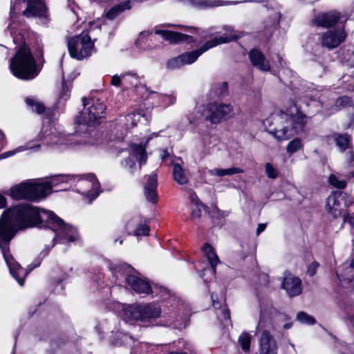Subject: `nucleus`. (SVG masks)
<instances>
[{
	"label": "nucleus",
	"instance_id": "obj_1",
	"mask_svg": "<svg viewBox=\"0 0 354 354\" xmlns=\"http://www.w3.org/2000/svg\"><path fill=\"white\" fill-rule=\"evenodd\" d=\"M49 227L50 232L62 243L68 244L77 240V230L66 224L54 212L21 204L4 211L0 218V248L10 274L23 286L24 278L33 268L24 269L10 254L9 243L18 230L28 227Z\"/></svg>",
	"mask_w": 354,
	"mask_h": 354
},
{
	"label": "nucleus",
	"instance_id": "obj_2",
	"mask_svg": "<svg viewBox=\"0 0 354 354\" xmlns=\"http://www.w3.org/2000/svg\"><path fill=\"white\" fill-rule=\"evenodd\" d=\"M305 124V115L294 106L287 112L271 114L264 121L266 127L273 126L268 131L278 140H286L301 131Z\"/></svg>",
	"mask_w": 354,
	"mask_h": 354
},
{
	"label": "nucleus",
	"instance_id": "obj_3",
	"mask_svg": "<svg viewBox=\"0 0 354 354\" xmlns=\"http://www.w3.org/2000/svg\"><path fill=\"white\" fill-rule=\"evenodd\" d=\"M73 178L72 176H58L50 182H24L9 189V195L15 200L28 199L35 201L46 197L50 193L53 187L59 183L68 182Z\"/></svg>",
	"mask_w": 354,
	"mask_h": 354
},
{
	"label": "nucleus",
	"instance_id": "obj_4",
	"mask_svg": "<svg viewBox=\"0 0 354 354\" xmlns=\"http://www.w3.org/2000/svg\"><path fill=\"white\" fill-rule=\"evenodd\" d=\"M286 316L281 313H275L274 322L261 311L257 333L259 337V354H277V344L275 339L270 334V330H275L277 322L283 319Z\"/></svg>",
	"mask_w": 354,
	"mask_h": 354
},
{
	"label": "nucleus",
	"instance_id": "obj_5",
	"mask_svg": "<svg viewBox=\"0 0 354 354\" xmlns=\"http://www.w3.org/2000/svg\"><path fill=\"white\" fill-rule=\"evenodd\" d=\"M10 69L15 76L25 80H32L37 75L36 62L28 46L20 47L11 60Z\"/></svg>",
	"mask_w": 354,
	"mask_h": 354
},
{
	"label": "nucleus",
	"instance_id": "obj_6",
	"mask_svg": "<svg viewBox=\"0 0 354 354\" xmlns=\"http://www.w3.org/2000/svg\"><path fill=\"white\" fill-rule=\"evenodd\" d=\"M234 39L235 37L232 35L216 37L205 42L199 49L183 53L178 57L169 59L167 63V66L170 69H176L180 68L186 64H193L201 55L209 49L219 44L232 41Z\"/></svg>",
	"mask_w": 354,
	"mask_h": 354
},
{
	"label": "nucleus",
	"instance_id": "obj_7",
	"mask_svg": "<svg viewBox=\"0 0 354 354\" xmlns=\"http://www.w3.org/2000/svg\"><path fill=\"white\" fill-rule=\"evenodd\" d=\"M160 313V308L153 304L131 306L122 304L120 316L125 322L133 324L136 321L146 322L157 318Z\"/></svg>",
	"mask_w": 354,
	"mask_h": 354
},
{
	"label": "nucleus",
	"instance_id": "obj_8",
	"mask_svg": "<svg viewBox=\"0 0 354 354\" xmlns=\"http://www.w3.org/2000/svg\"><path fill=\"white\" fill-rule=\"evenodd\" d=\"M83 105L82 112L75 119L77 123L90 126L103 117L106 106L100 100L83 98Z\"/></svg>",
	"mask_w": 354,
	"mask_h": 354
},
{
	"label": "nucleus",
	"instance_id": "obj_9",
	"mask_svg": "<svg viewBox=\"0 0 354 354\" xmlns=\"http://www.w3.org/2000/svg\"><path fill=\"white\" fill-rule=\"evenodd\" d=\"M30 145H39L37 148H30L35 151L42 149L44 147H58L66 145V139L50 124L44 125L34 141L29 142Z\"/></svg>",
	"mask_w": 354,
	"mask_h": 354
},
{
	"label": "nucleus",
	"instance_id": "obj_10",
	"mask_svg": "<svg viewBox=\"0 0 354 354\" xmlns=\"http://www.w3.org/2000/svg\"><path fill=\"white\" fill-rule=\"evenodd\" d=\"M30 145H39L37 148H30L35 151L42 149L44 147H58L66 145V139L50 124L44 125L34 141L29 142Z\"/></svg>",
	"mask_w": 354,
	"mask_h": 354
},
{
	"label": "nucleus",
	"instance_id": "obj_11",
	"mask_svg": "<svg viewBox=\"0 0 354 354\" xmlns=\"http://www.w3.org/2000/svg\"><path fill=\"white\" fill-rule=\"evenodd\" d=\"M160 35L163 39L169 41L171 44H178L180 42L192 43L196 41L192 36L180 33L178 32H173L167 30H161L155 28L154 32H140L136 44L139 48L141 47V43L147 41L156 40V36Z\"/></svg>",
	"mask_w": 354,
	"mask_h": 354
},
{
	"label": "nucleus",
	"instance_id": "obj_12",
	"mask_svg": "<svg viewBox=\"0 0 354 354\" xmlns=\"http://www.w3.org/2000/svg\"><path fill=\"white\" fill-rule=\"evenodd\" d=\"M234 109L230 104L222 102H210L203 110L205 121L212 124H218L234 116Z\"/></svg>",
	"mask_w": 354,
	"mask_h": 354
},
{
	"label": "nucleus",
	"instance_id": "obj_13",
	"mask_svg": "<svg viewBox=\"0 0 354 354\" xmlns=\"http://www.w3.org/2000/svg\"><path fill=\"white\" fill-rule=\"evenodd\" d=\"M94 44L88 34L82 33L68 39V49L70 55L77 59H82L90 56Z\"/></svg>",
	"mask_w": 354,
	"mask_h": 354
},
{
	"label": "nucleus",
	"instance_id": "obj_14",
	"mask_svg": "<svg viewBox=\"0 0 354 354\" xmlns=\"http://www.w3.org/2000/svg\"><path fill=\"white\" fill-rule=\"evenodd\" d=\"M131 154L125 160L121 162V166L130 174H133L137 170L136 162L133 158H136L139 162L138 169H140L142 165L145 164L147 158L145 146L142 145L131 144Z\"/></svg>",
	"mask_w": 354,
	"mask_h": 354
},
{
	"label": "nucleus",
	"instance_id": "obj_15",
	"mask_svg": "<svg viewBox=\"0 0 354 354\" xmlns=\"http://www.w3.org/2000/svg\"><path fill=\"white\" fill-rule=\"evenodd\" d=\"M347 37L344 26L339 28L328 30L324 32L320 37V42L322 46L328 49H333L343 43Z\"/></svg>",
	"mask_w": 354,
	"mask_h": 354
},
{
	"label": "nucleus",
	"instance_id": "obj_16",
	"mask_svg": "<svg viewBox=\"0 0 354 354\" xmlns=\"http://www.w3.org/2000/svg\"><path fill=\"white\" fill-rule=\"evenodd\" d=\"M346 205V194L336 191L331 193L326 200V209L335 218L342 215Z\"/></svg>",
	"mask_w": 354,
	"mask_h": 354
},
{
	"label": "nucleus",
	"instance_id": "obj_17",
	"mask_svg": "<svg viewBox=\"0 0 354 354\" xmlns=\"http://www.w3.org/2000/svg\"><path fill=\"white\" fill-rule=\"evenodd\" d=\"M203 251L208 259L210 268L203 270L201 273V277L206 283L211 281L214 277L216 266L220 262L214 249L209 243H205L203 247Z\"/></svg>",
	"mask_w": 354,
	"mask_h": 354
},
{
	"label": "nucleus",
	"instance_id": "obj_18",
	"mask_svg": "<svg viewBox=\"0 0 354 354\" xmlns=\"http://www.w3.org/2000/svg\"><path fill=\"white\" fill-rule=\"evenodd\" d=\"M28 6L23 12L26 17H38L43 24L48 22V12L42 0H27Z\"/></svg>",
	"mask_w": 354,
	"mask_h": 354
},
{
	"label": "nucleus",
	"instance_id": "obj_19",
	"mask_svg": "<svg viewBox=\"0 0 354 354\" xmlns=\"http://www.w3.org/2000/svg\"><path fill=\"white\" fill-rule=\"evenodd\" d=\"M347 17H344L340 12L336 10H330L317 15L314 19V23L320 27L330 28L340 21L346 22Z\"/></svg>",
	"mask_w": 354,
	"mask_h": 354
},
{
	"label": "nucleus",
	"instance_id": "obj_20",
	"mask_svg": "<svg viewBox=\"0 0 354 354\" xmlns=\"http://www.w3.org/2000/svg\"><path fill=\"white\" fill-rule=\"evenodd\" d=\"M82 186L88 187V189L84 190V193L93 200L98 196L100 193V183L95 176L93 174H88L84 179L80 180Z\"/></svg>",
	"mask_w": 354,
	"mask_h": 354
},
{
	"label": "nucleus",
	"instance_id": "obj_21",
	"mask_svg": "<svg viewBox=\"0 0 354 354\" xmlns=\"http://www.w3.org/2000/svg\"><path fill=\"white\" fill-rule=\"evenodd\" d=\"M126 229L129 233L133 232V235L136 236H147L149 232V226L140 216H135L130 219L127 223Z\"/></svg>",
	"mask_w": 354,
	"mask_h": 354
},
{
	"label": "nucleus",
	"instance_id": "obj_22",
	"mask_svg": "<svg viewBox=\"0 0 354 354\" xmlns=\"http://www.w3.org/2000/svg\"><path fill=\"white\" fill-rule=\"evenodd\" d=\"M126 283L136 292L139 294H150L152 288L149 283L135 275L127 274L125 277Z\"/></svg>",
	"mask_w": 354,
	"mask_h": 354
},
{
	"label": "nucleus",
	"instance_id": "obj_23",
	"mask_svg": "<svg viewBox=\"0 0 354 354\" xmlns=\"http://www.w3.org/2000/svg\"><path fill=\"white\" fill-rule=\"evenodd\" d=\"M157 185V175L156 174H151L149 176L145 185V195L147 200L152 203H156L158 201V196L156 192Z\"/></svg>",
	"mask_w": 354,
	"mask_h": 354
},
{
	"label": "nucleus",
	"instance_id": "obj_24",
	"mask_svg": "<svg viewBox=\"0 0 354 354\" xmlns=\"http://www.w3.org/2000/svg\"><path fill=\"white\" fill-rule=\"evenodd\" d=\"M301 285L299 278L290 275L285 277L282 283L283 288L290 297L297 296L301 292Z\"/></svg>",
	"mask_w": 354,
	"mask_h": 354
},
{
	"label": "nucleus",
	"instance_id": "obj_25",
	"mask_svg": "<svg viewBox=\"0 0 354 354\" xmlns=\"http://www.w3.org/2000/svg\"><path fill=\"white\" fill-rule=\"evenodd\" d=\"M250 59L253 66L261 71H268L270 70V63L265 56L259 50L253 49L249 53Z\"/></svg>",
	"mask_w": 354,
	"mask_h": 354
},
{
	"label": "nucleus",
	"instance_id": "obj_26",
	"mask_svg": "<svg viewBox=\"0 0 354 354\" xmlns=\"http://www.w3.org/2000/svg\"><path fill=\"white\" fill-rule=\"evenodd\" d=\"M151 293L155 294L162 301H168L171 306L176 303V298L165 287L155 286L152 288Z\"/></svg>",
	"mask_w": 354,
	"mask_h": 354
},
{
	"label": "nucleus",
	"instance_id": "obj_27",
	"mask_svg": "<svg viewBox=\"0 0 354 354\" xmlns=\"http://www.w3.org/2000/svg\"><path fill=\"white\" fill-rule=\"evenodd\" d=\"M347 162L342 169V175L354 179V152L351 149L346 153Z\"/></svg>",
	"mask_w": 354,
	"mask_h": 354
},
{
	"label": "nucleus",
	"instance_id": "obj_28",
	"mask_svg": "<svg viewBox=\"0 0 354 354\" xmlns=\"http://www.w3.org/2000/svg\"><path fill=\"white\" fill-rule=\"evenodd\" d=\"M190 5L196 8H207L224 6L221 0H189Z\"/></svg>",
	"mask_w": 354,
	"mask_h": 354
},
{
	"label": "nucleus",
	"instance_id": "obj_29",
	"mask_svg": "<svg viewBox=\"0 0 354 354\" xmlns=\"http://www.w3.org/2000/svg\"><path fill=\"white\" fill-rule=\"evenodd\" d=\"M131 1H125L119 3L118 5L112 7L106 12V17L110 19H115L122 12L124 11L125 10L130 9L131 8Z\"/></svg>",
	"mask_w": 354,
	"mask_h": 354
},
{
	"label": "nucleus",
	"instance_id": "obj_30",
	"mask_svg": "<svg viewBox=\"0 0 354 354\" xmlns=\"http://www.w3.org/2000/svg\"><path fill=\"white\" fill-rule=\"evenodd\" d=\"M190 200L192 203L194 205V207H192L191 213L192 218L194 219L199 218L202 215V209L205 208V206L194 192L190 194Z\"/></svg>",
	"mask_w": 354,
	"mask_h": 354
},
{
	"label": "nucleus",
	"instance_id": "obj_31",
	"mask_svg": "<svg viewBox=\"0 0 354 354\" xmlns=\"http://www.w3.org/2000/svg\"><path fill=\"white\" fill-rule=\"evenodd\" d=\"M123 88L128 89L137 86L140 83L139 76L136 73L129 72L122 73Z\"/></svg>",
	"mask_w": 354,
	"mask_h": 354
},
{
	"label": "nucleus",
	"instance_id": "obj_32",
	"mask_svg": "<svg viewBox=\"0 0 354 354\" xmlns=\"http://www.w3.org/2000/svg\"><path fill=\"white\" fill-rule=\"evenodd\" d=\"M173 166L174 179L180 185H186L188 183V178L182 167L177 162H174Z\"/></svg>",
	"mask_w": 354,
	"mask_h": 354
},
{
	"label": "nucleus",
	"instance_id": "obj_33",
	"mask_svg": "<svg viewBox=\"0 0 354 354\" xmlns=\"http://www.w3.org/2000/svg\"><path fill=\"white\" fill-rule=\"evenodd\" d=\"M142 115L138 113H131L127 114L124 118L120 119V121L125 126L127 129L135 127L140 122Z\"/></svg>",
	"mask_w": 354,
	"mask_h": 354
},
{
	"label": "nucleus",
	"instance_id": "obj_34",
	"mask_svg": "<svg viewBox=\"0 0 354 354\" xmlns=\"http://www.w3.org/2000/svg\"><path fill=\"white\" fill-rule=\"evenodd\" d=\"M26 103L32 111L35 112L37 113H41L45 110L44 105L41 102L36 100L35 99L27 97L26 99Z\"/></svg>",
	"mask_w": 354,
	"mask_h": 354
},
{
	"label": "nucleus",
	"instance_id": "obj_35",
	"mask_svg": "<svg viewBox=\"0 0 354 354\" xmlns=\"http://www.w3.org/2000/svg\"><path fill=\"white\" fill-rule=\"evenodd\" d=\"M218 319L225 327L231 325L230 314L228 308L225 306L216 312Z\"/></svg>",
	"mask_w": 354,
	"mask_h": 354
},
{
	"label": "nucleus",
	"instance_id": "obj_36",
	"mask_svg": "<svg viewBox=\"0 0 354 354\" xmlns=\"http://www.w3.org/2000/svg\"><path fill=\"white\" fill-rule=\"evenodd\" d=\"M39 147V145H30V143L28 142L26 145L19 146L13 150L4 152L3 153L1 154V157L3 158H8L15 155L17 153L22 152L28 149H30V148H37Z\"/></svg>",
	"mask_w": 354,
	"mask_h": 354
},
{
	"label": "nucleus",
	"instance_id": "obj_37",
	"mask_svg": "<svg viewBox=\"0 0 354 354\" xmlns=\"http://www.w3.org/2000/svg\"><path fill=\"white\" fill-rule=\"evenodd\" d=\"M333 138L336 142L337 145L342 151H345L347 148H349V138L347 134H335Z\"/></svg>",
	"mask_w": 354,
	"mask_h": 354
},
{
	"label": "nucleus",
	"instance_id": "obj_38",
	"mask_svg": "<svg viewBox=\"0 0 354 354\" xmlns=\"http://www.w3.org/2000/svg\"><path fill=\"white\" fill-rule=\"evenodd\" d=\"M328 182L330 185L338 188V189H344L346 186V181L343 179H340L335 174H331L328 177Z\"/></svg>",
	"mask_w": 354,
	"mask_h": 354
},
{
	"label": "nucleus",
	"instance_id": "obj_39",
	"mask_svg": "<svg viewBox=\"0 0 354 354\" xmlns=\"http://www.w3.org/2000/svg\"><path fill=\"white\" fill-rule=\"evenodd\" d=\"M241 346L245 352H248L250 349L251 344V336L247 333H243L239 338Z\"/></svg>",
	"mask_w": 354,
	"mask_h": 354
},
{
	"label": "nucleus",
	"instance_id": "obj_40",
	"mask_svg": "<svg viewBox=\"0 0 354 354\" xmlns=\"http://www.w3.org/2000/svg\"><path fill=\"white\" fill-rule=\"evenodd\" d=\"M156 97L161 100L160 104L163 106H168L172 105L176 102V97L173 94H158L156 95Z\"/></svg>",
	"mask_w": 354,
	"mask_h": 354
},
{
	"label": "nucleus",
	"instance_id": "obj_41",
	"mask_svg": "<svg viewBox=\"0 0 354 354\" xmlns=\"http://www.w3.org/2000/svg\"><path fill=\"white\" fill-rule=\"evenodd\" d=\"M297 320L302 324L313 325L315 323V319L310 315L304 312H299L297 315Z\"/></svg>",
	"mask_w": 354,
	"mask_h": 354
},
{
	"label": "nucleus",
	"instance_id": "obj_42",
	"mask_svg": "<svg viewBox=\"0 0 354 354\" xmlns=\"http://www.w3.org/2000/svg\"><path fill=\"white\" fill-rule=\"evenodd\" d=\"M302 145L299 138H295L290 141L287 146V151L290 153L297 152L301 149Z\"/></svg>",
	"mask_w": 354,
	"mask_h": 354
},
{
	"label": "nucleus",
	"instance_id": "obj_43",
	"mask_svg": "<svg viewBox=\"0 0 354 354\" xmlns=\"http://www.w3.org/2000/svg\"><path fill=\"white\" fill-rule=\"evenodd\" d=\"M335 104L338 109H341L351 106L352 101L349 97L342 96L336 100Z\"/></svg>",
	"mask_w": 354,
	"mask_h": 354
},
{
	"label": "nucleus",
	"instance_id": "obj_44",
	"mask_svg": "<svg viewBox=\"0 0 354 354\" xmlns=\"http://www.w3.org/2000/svg\"><path fill=\"white\" fill-rule=\"evenodd\" d=\"M265 171L267 176L270 178L274 179L278 176L277 169L271 163L266 164Z\"/></svg>",
	"mask_w": 354,
	"mask_h": 354
},
{
	"label": "nucleus",
	"instance_id": "obj_45",
	"mask_svg": "<svg viewBox=\"0 0 354 354\" xmlns=\"http://www.w3.org/2000/svg\"><path fill=\"white\" fill-rule=\"evenodd\" d=\"M110 84L115 87H122L123 88V80H122V73L120 75H113L111 77Z\"/></svg>",
	"mask_w": 354,
	"mask_h": 354
},
{
	"label": "nucleus",
	"instance_id": "obj_46",
	"mask_svg": "<svg viewBox=\"0 0 354 354\" xmlns=\"http://www.w3.org/2000/svg\"><path fill=\"white\" fill-rule=\"evenodd\" d=\"M70 88V85H67L65 82H63L59 100H66L69 97Z\"/></svg>",
	"mask_w": 354,
	"mask_h": 354
},
{
	"label": "nucleus",
	"instance_id": "obj_47",
	"mask_svg": "<svg viewBox=\"0 0 354 354\" xmlns=\"http://www.w3.org/2000/svg\"><path fill=\"white\" fill-rule=\"evenodd\" d=\"M344 322L348 326H351L354 328V314L350 313L347 308H345V316L344 317Z\"/></svg>",
	"mask_w": 354,
	"mask_h": 354
},
{
	"label": "nucleus",
	"instance_id": "obj_48",
	"mask_svg": "<svg viewBox=\"0 0 354 354\" xmlns=\"http://www.w3.org/2000/svg\"><path fill=\"white\" fill-rule=\"evenodd\" d=\"M243 169L239 167H231L227 169H223V176H231L236 174L242 173Z\"/></svg>",
	"mask_w": 354,
	"mask_h": 354
},
{
	"label": "nucleus",
	"instance_id": "obj_49",
	"mask_svg": "<svg viewBox=\"0 0 354 354\" xmlns=\"http://www.w3.org/2000/svg\"><path fill=\"white\" fill-rule=\"evenodd\" d=\"M319 267V263L316 261H313L308 267V274L313 277L316 274L317 269Z\"/></svg>",
	"mask_w": 354,
	"mask_h": 354
},
{
	"label": "nucleus",
	"instance_id": "obj_50",
	"mask_svg": "<svg viewBox=\"0 0 354 354\" xmlns=\"http://www.w3.org/2000/svg\"><path fill=\"white\" fill-rule=\"evenodd\" d=\"M227 94V84L226 82H222L220 85V91L218 95L224 97Z\"/></svg>",
	"mask_w": 354,
	"mask_h": 354
},
{
	"label": "nucleus",
	"instance_id": "obj_51",
	"mask_svg": "<svg viewBox=\"0 0 354 354\" xmlns=\"http://www.w3.org/2000/svg\"><path fill=\"white\" fill-rule=\"evenodd\" d=\"M209 174L211 176H223V169H210L208 171Z\"/></svg>",
	"mask_w": 354,
	"mask_h": 354
},
{
	"label": "nucleus",
	"instance_id": "obj_52",
	"mask_svg": "<svg viewBox=\"0 0 354 354\" xmlns=\"http://www.w3.org/2000/svg\"><path fill=\"white\" fill-rule=\"evenodd\" d=\"M105 324H106L105 322H103L99 324V325L97 326H96V329L97 330H102V331H104V330H111L113 333L114 329L112 328V327L111 326H106Z\"/></svg>",
	"mask_w": 354,
	"mask_h": 354
},
{
	"label": "nucleus",
	"instance_id": "obj_53",
	"mask_svg": "<svg viewBox=\"0 0 354 354\" xmlns=\"http://www.w3.org/2000/svg\"><path fill=\"white\" fill-rule=\"evenodd\" d=\"M266 227V223H260L257 229V235H259Z\"/></svg>",
	"mask_w": 354,
	"mask_h": 354
},
{
	"label": "nucleus",
	"instance_id": "obj_54",
	"mask_svg": "<svg viewBox=\"0 0 354 354\" xmlns=\"http://www.w3.org/2000/svg\"><path fill=\"white\" fill-rule=\"evenodd\" d=\"M6 198L3 195L0 194V209L6 207Z\"/></svg>",
	"mask_w": 354,
	"mask_h": 354
},
{
	"label": "nucleus",
	"instance_id": "obj_55",
	"mask_svg": "<svg viewBox=\"0 0 354 354\" xmlns=\"http://www.w3.org/2000/svg\"><path fill=\"white\" fill-rule=\"evenodd\" d=\"M120 267H121V268L115 267V268H112V269H113V272H114V274H116L118 272H120V269H126V268H129L128 265L124 264H124H122V265L120 266Z\"/></svg>",
	"mask_w": 354,
	"mask_h": 354
},
{
	"label": "nucleus",
	"instance_id": "obj_56",
	"mask_svg": "<svg viewBox=\"0 0 354 354\" xmlns=\"http://www.w3.org/2000/svg\"><path fill=\"white\" fill-rule=\"evenodd\" d=\"M212 306L215 309H218L220 308V304L218 301H216L214 295H212Z\"/></svg>",
	"mask_w": 354,
	"mask_h": 354
},
{
	"label": "nucleus",
	"instance_id": "obj_57",
	"mask_svg": "<svg viewBox=\"0 0 354 354\" xmlns=\"http://www.w3.org/2000/svg\"><path fill=\"white\" fill-rule=\"evenodd\" d=\"M54 244H52L50 245L47 246L45 248L44 251H43L44 255H47L48 252L50 251V248L53 247Z\"/></svg>",
	"mask_w": 354,
	"mask_h": 354
},
{
	"label": "nucleus",
	"instance_id": "obj_58",
	"mask_svg": "<svg viewBox=\"0 0 354 354\" xmlns=\"http://www.w3.org/2000/svg\"><path fill=\"white\" fill-rule=\"evenodd\" d=\"M89 144V145H94L95 144V142L94 141H92V140H88V141H84V142H79V144Z\"/></svg>",
	"mask_w": 354,
	"mask_h": 354
},
{
	"label": "nucleus",
	"instance_id": "obj_59",
	"mask_svg": "<svg viewBox=\"0 0 354 354\" xmlns=\"http://www.w3.org/2000/svg\"><path fill=\"white\" fill-rule=\"evenodd\" d=\"M169 153L167 150L163 151V153L162 155V159H165L168 156Z\"/></svg>",
	"mask_w": 354,
	"mask_h": 354
},
{
	"label": "nucleus",
	"instance_id": "obj_60",
	"mask_svg": "<svg viewBox=\"0 0 354 354\" xmlns=\"http://www.w3.org/2000/svg\"><path fill=\"white\" fill-rule=\"evenodd\" d=\"M291 326H292V324H291V323H287V324H284L283 328H284L285 329H288V328H290Z\"/></svg>",
	"mask_w": 354,
	"mask_h": 354
},
{
	"label": "nucleus",
	"instance_id": "obj_61",
	"mask_svg": "<svg viewBox=\"0 0 354 354\" xmlns=\"http://www.w3.org/2000/svg\"><path fill=\"white\" fill-rule=\"evenodd\" d=\"M225 28L226 29L227 31H228L230 32H234V29L231 26H227V27H225Z\"/></svg>",
	"mask_w": 354,
	"mask_h": 354
},
{
	"label": "nucleus",
	"instance_id": "obj_62",
	"mask_svg": "<svg viewBox=\"0 0 354 354\" xmlns=\"http://www.w3.org/2000/svg\"><path fill=\"white\" fill-rule=\"evenodd\" d=\"M0 137L2 138V139H4L6 138L4 133H3V131L1 130H0Z\"/></svg>",
	"mask_w": 354,
	"mask_h": 354
},
{
	"label": "nucleus",
	"instance_id": "obj_63",
	"mask_svg": "<svg viewBox=\"0 0 354 354\" xmlns=\"http://www.w3.org/2000/svg\"><path fill=\"white\" fill-rule=\"evenodd\" d=\"M15 12V6L10 7V13L12 15Z\"/></svg>",
	"mask_w": 354,
	"mask_h": 354
},
{
	"label": "nucleus",
	"instance_id": "obj_64",
	"mask_svg": "<svg viewBox=\"0 0 354 354\" xmlns=\"http://www.w3.org/2000/svg\"><path fill=\"white\" fill-rule=\"evenodd\" d=\"M174 327L178 328H182L181 326H178V325H176V324L174 325Z\"/></svg>",
	"mask_w": 354,
	"mask_h": 354
}]
</instances>
